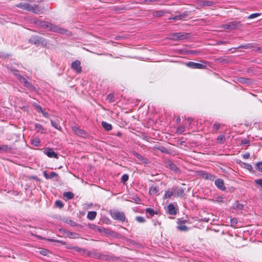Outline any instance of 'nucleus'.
I'll list each match as a JSON object with an SVG mask.
<instances>
[{
	"label": "nucleus",
	"mask_w": 262,
	"mask_h": 262,
	"mask_svg": "<svg viewBox=\"0 0 262 262\" xmlns=\"http://www.w3.org/2000/svg\"><path fill=\"white\" fill-rule=\"evenodd\" d=\"M243 26L244 25L241 21H233L223 25L221 27L224 29L239 30L242 28Z\"/></svg>",
	"instance_id": "1"
},
{
	"label": "nucleus",
	"mask_w": 262,
	"mask_h": 262,
	"mask_svg": "<svg viewBox=\"0 0 262 262\" xmlns=\"http://www.w3.org/2000/svg\"><path fill=\"white\" fill-rule=\"evenodd\" d=\"M189 34L187 33H173L169 34V38L173 40H181L188 37Z\"/></svg>",
	"instance_id": "2"
},
{
	"label": "nucleus",
	"mask_w": 262,
	"mask_h": 262,
	"mask_svg": "<svg viewBox=\"0 0 262 262\" xmlns=\"http://www.w3.org/2000/svg\"><path fill=\"white\" fill-rule=\"evenodd\" d=\"M92 228L96 231H98L101 233H103L105 235H113V233H114L113 231L109 229L105 228L104 227L98 226L96 225H93V227Z\"/></svg>",
	"instance_id": "3"
},
{
	"label": "nucleus",
	"mask_w": 262,
	"mask_h": 262,
	"mask_svg": "<svg viewBox=\"0 0 262 262\" xmlns=\"http://www.w3.org/2000/svg\"><path fill=\"white\" fill-rule=\"evenodd\" d=\"M111 216L116 220H119L123 222L125 220V215L122 212L114 211L111 213Z\"/></svg>",
	"instance_id": "4"
},
{
	"label": "nucleus",
	"mask_w": 262,
	"mask_h": 262,
	"mask_svg": "<svg viewBox=\"0 0 262 262\" xmlns=\"http://www.w3.org/2000/svg\"><path fill=\"white\" fill-rule=\"evenodd\" d=\"M14 74L20 82L24 83V86L30 89H32L33 88V85L23 76L16 73H15Z\"/></svg>",
	"instance_id": "5"
},
{
	"label": "nucleus",
	"mask_w": 262,
	"mask_h": 262,
	"mask_svg": "<svg viewBox=\"0 0 262 262\" xmlns=\"http://www.w3.org/2000/svg\"><path fill=\"white\" fill-rule=\"evenodd\" d=\"M49 29L54 32H58L62 34H68V31L64 29L58 27L50 23Z\"/></svg>",
	"instance_id": "6"
},
{
	"label": "nucleus",
	"mask_w": 262,
	"mask_h": 262,
	"mask_svg": "<svg viewBox=\"0 0 262 262\" xmlns=\"http://www.w3.org/2000/svg\"><path fill=\"white\" fill-rule=\"evenodd\" d=\"M188 67H189L194 69H205L206 67L205 64H203L200 63H195L192 61H189L186 63Z\"/></svg>",
	"instance_id": "7"
},
{
	"label": "nucleus",
	"mask_w": 262,
	"mask_h": 262,
	"mask_svg": "<svg viewBox=\"0 0 262 262\" xmlns=\"http://www.w3.org/2000/svg\"><path fill=\"white\" fill-rule=\"evenodd\" d=\"M215 3L213 1H202L199 0L196 2V4L199 7H204V6H212L214 5Z\"/></svg>",
	"instance_id": "8"
},
{
	"label": "nucleus",
	"mask_w": 262,
	"mask_h": 262,
	"mask_svg": "<svg viewBox=\"0 0 262 262\" xmlns=\"http://www.w3.org/2000/svg\"><path fill=\"white\" fill-rule=\"evenodd\" d=\"M177 205L171 203L167 206L168 213L170 215H176L177 213Z\"/></svg>",
	"instance_id": "9"
},
{
	"label": "nucleus",
	"mask_w": 262,
	"mask_h": 262,
	"mask_svg": "<svg viewBox=\"0 0 262 262\" xmlns=\"http://www.w3.org/2000/svg\"><path fill=\"white\" fill-rule=\"evenodd\" d=\"M72 68L78 73L81 72V68L80 67V61L77 60L72 63Z\"/></svg>",
	"instance_id": "10"
},
{
	"label": "nucleus",
	"mask_w": 262,
	"mask_h": 262,
	"mask_svg": "<svg viewBox=\"0 0 262 262\" xmlns=\"http://www.w3.org/2000/svg\"><path fill=\"white\" fill-rule=\"evenodd\" d=\"M214 184L215 186L221 190H225L226 189V187L224 185V182L222 179H216L214 182Z\"/></svg>",
	"instance_id": "11"
},
{
	"label": "nucleus",
	"mask_w": 262,
	"mask_h": 262,
	"mask_svg": "<svg viewBox=\"0 0 262 262\" xmlns=\"http://www.w3.org/2000/svg\"><path fill=\"white\" fill-rule=\"evenodd\" d=\"M173 190L174 195L177 196L183 197L184 195V189L182 188H173Z\"/></svg>",
	"instance_id": "12"
},
{
	"label": "nucleus",
	"mask_w": 262,
	"mask_h": 262,
	"mask_svg": "<svg viewBox=\"0 0 262 262\" xmlns=\"http://www.w3.org/2000/svg\"><path fill=\"white\" fill-rule=\"evenodd\" d=\"M46 154L50 158H58V154L56 153L52 148L46 149Z\"/></svg>",
	"instance_id": "13"
},
{
	"label": "nucleus",
	"mask_w": 262,
	"mask_h": 262,
	"mask_svg": "<svg viewBox=\"0 0 262 262\" xmlns=\"http://www.w3.org/2000/svg\"><path fill=\"white\" fill-rule=\"evenodd\" d=\"M72 130L78 136L83 137L86 135L85 132L82 129H80L77 126L72 127Z\"/></svg>",
	"instance_id": "14"
},
{
	"label": "nucleus",
	"mask_w": 262,
	"mask_h": 262,
	"mask_svg": "<svg viewBox=\"0 0 262 262\" xmlns=\"http://www.w3.org/2000/svg\"><path fill=\"white\" fill-rule=\"evenodd\" d=\"M188 12L186 11L184 13H181L179 15H176L172 17L173 20H182L187 17L188 15Z\"/></svg>",
	"instance_id": "15"
},
{
	"label": "nucleus",
	"mask_w": 262,
	"mask_h": 262,
	"mask_svg": "<svg viewBox=\"0 0 262 262\" xmlns=\"http://www.w3.org/2000/svg\"><path fill=\"white\" fill-rule=\"evenodd\" d=\"M35 23L44 28H49L50 24V23L39 20H36Z\"/></svg>",
	"instance_id": "16"
},
{
	"label": "nucleus",
	"mask_w": 262,
	"mask_h": 262,
	"mask_svg": "<svg viewBox=\"0 0 262 262\" xmlns=\"http://www.w3.org/2000/svg\"><path fill=\"white\" fill-rule=\"evenodd\" d=\"M43 176L47 179H52L55 177H57L58 174L55 172H51L49 174L46 171H44Z\"/></svg>",
	"instance_id": "17"
},
{
	"label": "nucleus",
	"mask_w": 262,
	"mask_h": 262,
	"mask_svg": "<svg viewBox=\"0 0 262 262\" xmlns=\"http://www.w3.org/2000/svg\"><path fill=\"white\" fill-rule=\"evenodd\" d=\"M41 11V8L38 5H32V12L35 14H40Z\"/></svg>",
	"instance_id": "18"
},
{
	"label": "nucleus",
	"mask_w": 262,
	"mask_h": 262,
	"mask_svg": "<svg viewBox=\"0 0 262 262\" xmlns=\"http://www.w3.org/2000/svg\"><path fill=\"white\" fill-rule=\"evenodd\" d=\"M102 127L107 131H109L112 129V126L111 124L107 123L105 121H102L101 123Z\"/></svg>",
	"instance_id": "19"
},
{
	"label": "nucleus",
	"mask_w": 262,
	"mask_h": 262,
	"mask_svg": "<svg viewBox=\"0 0 262 262\" xmlns=\"http://www.w3.org/2000/svg\"><path fill=\"white\" fill-rule=\"evenodd\" d=\"M238 81L243 84H250L251 83V80L249 78H246L243 77H241L238 79Z\"/></svg>",
	"instance_id": "20"
},
{
	"label": "nucleus",
	"mask_w": 262,
	"mask_h": 262,
	"mask_svg": "<svg viewBox=\"0 0 262 262\" xmlns=\"http://www.w3.org/2000/svg\"><path fill=\"white\" fill-rule=\"evenodd\" d=\"M167 167H168L171 170L176 172L178 170L177 166L172 162H169L167 164Z\"/></svg>",
	"instance_id": "21"
},
{
	"label": "nucleus",
	"mask_w": 262,
	"mask_h": 262,
	"mask_svg": "<svg viewBox=\"0 0 262 262\" xmlns=\"http://www.w3.org/2000/svg\"><path fill=\"white\" fill-rule=\"evenodd\" d=\"M97 212L95 211H90L87 214V217L90 220H93L96 216Z\"/></svg>",
	"instance_id": "22"
},
{
	"label": "nucleus",
	"mask_w": 262,
	"mask_h": 262,
	"mask_svg": "<svg viewBox=\"0 0 262 262\" xmlns=\"http://www.w3.org/2000/svg\"><path fill=\"white\" fill-rule=\"evenodd\" d=\"M134 155L142 163H147L146 159L143 158L141 155H140L138 153L135 152L134 153Z\"/></svg>",
	"instance_id": "23"
},
{
	"label": "nucleus",
	"mask_w": 262,
	"mask_h": 262,
	"mask_svg": "<svg viewBox=\"0 0 262 262\" xmlns=\"http://www.w3.org/2000/svg\"><path fill=\"white\" fill-rule=\"evenodd\" d=\"M203 177L206 180H213L215 177L209 173L205 172L203 174Z\"/></svg>",
	"instance_id": "24"
},
{
	"label": "nucleus",
	"mask_w": 262,
	"mask_h": 262,
	"mask_svg": "<svg viewBox=\"0 0 262 262\" xmlns=\"http://www.w3.org/2000/svg\"><path fill=\"white\" fill-rule=\"evenodd\" d=\"M167 11L165 10L157 11L154 13V16L155 17H160L164 15V14Z\"/></svg>",
	"instance_id": "25"
},
{
	"label": "nucleus",
	"mask_w": 262,
	"mask_h": 262,
	"mask_svg": "<svg viewBox=\"0 0 262 262\" xmlns=\"http://www.w3.org/2000/svg\"><path fill=\"white\" fill-rule=\"evenodd\" d=\"M173 195H174V193H173V188H172V189H171V190H168L166 191L164 197L165 199H168V198H170Z\"/></svg>",
	"instance_id": "26"
},
{
	"label": "nucleus",
	"mask_w": 262,
	"mask_h": 262,
	"mask_svg": "<svg viewBox=\"0 0 262 262\" xmlns=\"http://www.w3.org/2000/svg\"><path fill=\"white\" fill-rule=\"evenodd\" d=\"M158 191H159V189L157 187L151 186L149 188V192L150 194H155L158 192Z\"/></svg>",
	"instance_id": "27"
},
{
	"label": "nucleus",
	"mask_w": 262,
	"mask_h": 262,
	"mask_svg": "<svg viewBox=\"0 0 262 262\" xmlns=\"http://www.w3.org/2000/svg\"><path fill=\"white\" fill-rule=\"evenodd\" d=\"M63 196L68 199H72L73 198L74 195L72 192L68 191L64 192Z\"/></svg>",
	"instance_id": "28"
},
{
	"label": "nucleus",
	"mask_w": 262,
	"mask_h": 262,
	"mask_svg": "<svg viewBox=\"0 0 262 262\" xmlns=\"http://www.w3.org/2000/svg\"><path fill=\"white\" fill-rule=\"evenodd\" d=\"M217 140L219 143H223L226 140L225 136L223 135H221L217 138Z\"/></svg>",
	"instance_id": "29"
},
{
	"label": "nucleus",
	"mask_w": 262,
	"mask_h": 262,
	"mask_svg": "<svg viewBox=\"0 0 262 262\" xmlns=\"http://www.w3.org/2000/svg\"><path fill=\"white\" fill-rule=\"evenodd\" d=\"M261 15V13H253V14H252L251 15H250L248 17V19H253V18H255L259 16H260Z\"/></svg>",
	"instance_id": "30"
},
{
	"label": "nucleus",
	"mask_w": 262,
	"mask_h": 262,
	"mask_svg": "<svg viewBox=\"0 0 262 262\" xmlns=\"http://www.w3.org/2000/svg\"><path fill=\"white\" fill-rule=\"evenodd\" d=\"M252 47V45L251 43H247L245 45L241 46L237 48V49L243 48L245 49H250Z\"/></svg>",
	"instance_id": "31"
},
{
	"label": "nucleus",
	"mask_w": 262,
	"mask_h": 262,
	"mask_svg": "<svg viewBox=\"0 0 262 262\" xmlns=\"http://www.w3.org/2000/svg\"><path fill=\"white\" fill-rule=\"evenodd\" d=\"M51 124L55 128L58 129V130H61V127H60V126L58 124V123H57V122H55V121H52L51 120Z\"/></svg>",
	"instance_id": "32"
},
{
	"label": "nucleus",
	"mask_w": 262,
	"mask_h": 262,
	"mask_svg": "<svg viewBox=\"0 0 262 262\" xmlns=\"http://www.w3.org/2000/svg\"><path fill=\"white\" fill-rule=\"evenodd\" d=\"M27 3H20L18 4L15 5L16 7L19 8L23 10L25 9L26 5Z\"/></svg>",
	"instance_id": "33"
},
{
	"label": "nucleus",
	"mask_w": 262,
	"mask_h": 262,
	"mask_svg": "<svg viewBox=\"0 0 262 262\" xmlns=\"http://www.w3.org/2000/svg\"><path fill=\"white\" fill-rule=\"evenodd\" d=\"M35 128L37 129V132H42V130H43V127L40 124L37 123L35 125Z\"/></svg>",
	"instance_id": "34"
},
{
	"label": "nucleus",
	"mask_w": 262,
	"mask_h": 262,
	"mask_svg": "<svg viewBox=\"0 0 262 262\" xmlns=\"http://www.w3.org/2000/svg\"><path fill=\"white\" fill-rule=\"evenodd\" d=\"M11 148L7 145H0V150L7 151L10 150Z\"/></svg>",
	"instance_id": "35"
},
{
	"label": "nucleus",
	"mask_w": 262,
	"mask_h": 262,
	"mask_svg": "<svg viewBox=\"0 0 262 262\" xmlns=\"http://www.w3.org/2000/svg\"><path fill=\"white\" fill-rule=\"evenodd\" d=\"M145 212L146 213H148L150 215V216H153L155 214L154 210L151 208H147L145 210Z\"/></svg>",
	"instance_id": "36"
},
{
	"label": "nucleus",
	"mask_w": 262,
	"mask_h": 262,
	"mask_svg": "<svg viewBox=\"0 0 262 262\" xmlns=\"http://www.w3.org/2000/svg\"><path fill=\"white\" fill-rule=\"evenodd\" d=\"M107 99L110 102H113V101H115V99H114V94H113V93H111V94H108V95L107 97Z\"/></svg>",
	"instance_id": "37"
},
{
	"label": "nucleus",
	"mask_w": 262,
	"mask_h": 262,
	"mask_svg": "<svg viewBox=\"0 0 262 262\" xmlns=\"http://www.w3.org/2000/svg\"><path fill=\"white\" fill-rule=\"evenodd\" d=\"M39 143L40 141L38 138H34L32 140V144L36 146H38Z\"/></svg>",
	"instance_id": "38"
},
{
	"label": "nucleus",
	"mask_w": 262,
	"mask_h": 262,
	"mask_svg": "<svg viewBox=\"0 0 262 262\" xmlns=\"http://www.w3.org/2000/svg\"><path fill=\"white\" fill-rule=\"evenodd\" d=\"M177 228L180 230V231H187L188 230V227L185 226V225H180V226H178L177 227Z\"/></svg>",
	"instance_id": "39"
},
{
	"label": "nucleus",
	"mask_w": 262,
	"mask_h": 262,
	"mask_svg": "<svg viewBox=\"0 0 262 262\" xmlns=\"http://www.w3.org/2000/svg\"><path fill=\"white\" fill-rule=\"evenodd\" d=\"M185 131V127L184 126H180L177 129V133L178 134H182Z\"/></svg>",
	"instance_id": "40"
},
{
	"label": "nucleus",
	"mask_w": 262,
	"mask_h": 262,
	"mask_svg": "<svg viewBox=\"0 0 262 262\" xmlns=\"http://www.w3.org/2000/svg\"><path fill=\"white\" fill-rule=\"evenodd\" d=\"M256 169L262 172V162H258L256 164Z\"/></svg>",
	"instance_id": "41"
},
{
	"label": "nucleus",
	"mask_w": 262,
	"mask_h": 262,
	"mask_svg": "<svg viewBox=\"0 0 262 262\" xmlns=\"http://www.w3.org/2000/svg\"><path fill=\"white\" fill-rule=\"evenodd\" d=\"M128 180V176L126 174H123L121 177V182L125 183Z\"/></svg>",
	"instance_id": "42"
},
{
	"label": "nucleus",
	"mask_w": 262,
	"mask_h": 262,
	"mask_svg": "<svg viewBox=\"0 0 262 262\" xmlns=\"http://www.w3.org/2000/svg\"><path fill=\"white\" fill-rule=\"evenodd\" d=\"M136 221L139 223H144L145 220V219L143 216H138L136 218Z\"/></svg>",
	"instance_id": "43"
},
{
	"label": "nucleus",
	"mask_w": 262,
	"mask_h": 262,
	"mask_svg": "<svg viewBox=\"0 0 262 262\" xmlns=\"http://www.w3.org/2000/svg\"><path fill=\"white\" fill-rule=\"evenodd\" d=\"M32 5H30L29 3H26V7H25V10H27L28 11L32 12Z\"/></svg>",
	"instance_id": "44"
},
{
	"label": "nucleus",
	"mask_w": 262,
	"mask_h": 262,
	"mask_svg": "<svg viewBox=\"0 0 262 262\" xmlns=\"http://www.w3.org/2000/svg\"><path fill=\"white\" fill-rule=\"evenodd\" d=\"M56 205L59 208H61L63 206V203L61 201L58 200L55 202Z\"/></svg>",
	"instance_id": "45"
},
{
	"label": "nucleus",
	"mask_w": 262,
	"mask_h": 262,
	"mask_svg": "<svg viewBox=\"0 0 262 262\" xmlns=\"http://www.w3.org/2000/svg\"><path fill=\"white\" fill-rule=\"evenodd\" d=\"M49 251L46 249H41L40 250L39 253L43 255H47Z\"/></svg>",
	"instance_id": "46"
},
{
	"label": "nucleus",
	"mask_w": 262,
	"mask_h": 262,
	"mask_svg": "<svg viewBox=\"0 0 262 262\" xmlns=\"http://www.w3.org/2000/svg\"><path fill=\"white\" fill-rule=\"evenodd\" d=\"M220 123H215L214 124V125H213V128L215 131H216V130H217L220 128Z\"/></svg>",
	"instance_id": "47"
},
{
	"label": "nucleus",
	"mask_w": 262,
	"mask_h": 262,
	"mask_svg": "<svg viewBox=\"0 0 262 262\" xmlns=\"http://www.w3.org/2000/svg\"><path fill=\"white\" fill-rule=\"evenodd\" d=\"M249 144H250V140H249L248 139H243L241 141L242 145L247 144L248 145H249Z\"/></svg>",
	"instance_id": "48"
},
{
	"label": "nucleus",
	"mask_w": 262,
	"mask_h": 262,
	"mask_svg": "<svg viewBox=\"0 0 262 262\" xmlns=\"http://www.w3.org/2000/svg\"><path fill=\"white\" fill-rule=\"evenodd\" d=\"M255 183L262 187V179H257L255 180Z\"/></svg>",
	"instance_id": "49"
},
{
	"label": "nucleus",
	"mask_w": 262,
	"mask_h": 262,
	"mask_svg": "<svg viewBox=\"0 0 262 262\" xmlns=\"http://www.w3.org/2000/svg\"><path fill=\"white\" fill-rule=\"evenodd\" d=\"M160 0H144V2L145 3L147 4H150V3H154V2H159L160 1Z\"/></svg>",
	"instance_id": "50"
},
{
	"label": "nucleus",
	"mask_w": 262,
	"mask_h": 262,
	"mask_svg": "<svg viewBox=\"0 0 262 262\" xmlns=\"http://www.w3.org/2000/svg\"><path fill=\"white\" fill-rule=\"evenodd\" d=\"M246 167L247 169L249 170H251L253 169V167L251 165L249 164H245Z\"/></svg>",
	"instance_id": "51"
},
{
	"label": "nucleus",
	"mask_w": 262,
	"mask_h": 262,
	"mask_svg": "<svg viewBox=\"0 0 262 262\" xmlns=\"http://www.w3.org/2000/svg\"><path fill=\"white\" fill-rule=\"evenodd\" d=\"M41 38H35L34 43L35 44H37V43H40V41H41Z\"/></svg>",
	"instance_id": "52"
},
{
	"label": "nucleus",
	"mask_w": 262,
	"mask_h": 262,
	"mask_svg": "<svg viewBox=\"0 0 262 262\" xmlns=\"http://www.w3.org/2000/svg\"><path fill=\"white\" fill-rule=\"evenodd\" d=\"M243 158L244 159H248L250 157V154L249 153H246L243 156Z\"/></svg>",
	"instance_id": "53"
},
{
	"label": "nucleus",
	"mask_w": 262,
	"mask_h": 262,
	"mask_svg": "<svg viewBox=\"0 0 262 262\" xmlns=\"http://www.w3.org/2000/svg\"><path fill=\"white\" fill-rule=\"evenodd\" d=\"M69 224H70L72 226H75L77 225V224L75 222L71 220L69 221Z\"/></svg>",
	"instance_id": "54"
},
{
	"label": "nucleus",
	"mask_w": 262,
	"mask_h": 262,
	"mask_svg": "<svg viewBox=\"0 0 262 262\" xmlns=\"http://www.w3.org/2000/svg\"><path fill=\"white\" fill-rule=\"evenodd\" d=\"M41 113L42 114V115H43V116L46 118H48L49 117V114L47 113H45L43 111H42Z\"/></svg>",
	"instance_id": "55"
},
{
	"label": "nucleus",
	"mask_w": 262,
	"mask_h": 262,
	"mask_svg": "<svg viewBox=\"0 0 262 262\" xmlns=\"http://www.w3.org/2000/svg\"><path fill=\"white\" fill-rule=\"evenodd\" d=\"M231 222L233 224H236L237 223V221H236V219H232L231 220Z\"/></svg>",
	"instance_id": "56"
},
{
	"label": "nucleus",
	"mask_w": 262,
	"mask_h": 262,
	"mask_svg": "<svg viewBox=\"0 0 262 262\" xmlns=\"http://www.w3.org/2000/svg\"><path fill=\"white\" fill-rule=\"evenodd\" d=\"M243 207V206L241 204H239L237 206V208H238L239 209H242Z\"/></svg>",
	"instance_id": "57"
},
{
	"label": "nucleus",
	"mask_w": 262,
	"mask_h": 262,
	"mask_svg": "<svg viewBox=\"0 0 262 262\" xmlns=\"http://www.w3.org/2000/svg\"><path fill=\"white\" fill-rule=\"evenodd\" d=\"M37 108H38L39 111H40L41 113L42 112V111H43V110L40 106H37Z\"/></svg>",
	"instance_id": "58"
},
{
	"label": "nucleus",
	"mask_w": 262,
	"mask_h": 262,
	"mask_svg": "<svg viewBox=\"0 0 262 262\" xmlns=\"http://www.w3.org/2000/svg\"><path fill=\"white\" fill-rule=\"evenodd\" d=\"M192 121V118H188L187 119V121L189 122V124H190V123H191V121Z\"/></svg>",
	"instance_id": "59"
},
{
	"label": "nucleus",
	"mask_w": 262,
	"mask_h": 262,
	"mask_svg": "<svg viewBox=\"0 0 262 262\" xmlns=\"http://www.w3.org/2000/svg\"><path fill=\"white\" fill-rule=\"evenodd\" d=\"M70 235H73L76 234V233H70Z\"/></svg>",
	"instance_id": "60"
},
{
	"label": "nucleus",
	"mask_w": 262,
	"mask_h": 262,
	"mask_svg": "<svg viewBox=\"0 0 262 262\" xmlns=\"http://www.w3.org/2000/svg\"><path fill=\"white\" fill-rule=\"evenodd\" d=\"M172 17H170V18H169V19H170V20L172 19V20H173Z\"/></svg>",
	"instance_id": "61"
},
{
	"label": "nucleus",
	"mask_w": 262,
	"mask_h": 262,
	"mask_svg": "<svg viewBox=\"0 0 262 262\" xmlns=\"http://www.w3.org/2000/svg\"><path fill=\"white\" fill-rule=\"evenodd\" d=\"M177 120H178V121H180V118H179L177 119Z\"/></svg>",
	"instance_id": "62"
},
{
	"label": "nucleus",
	"mask_w": 262,
	"mask_h": 262,
	"mask_svg": "<svg viewBox=\"0 0 262 262\" xmlns=\"http://www.w3.org/2000/svg\"><path fill=\"white\" fill-rule=\"evenodd\" d=\"M35 0H31V2H34Z\"/></svg>",
	"instance_id": "63"
},
{
	"label": "nucleus",
	"mask_w": 262,
	"mask_h": 262,
	"mask_svg": "<svg viewBox=\"0 0 262 262\" xmlns=\"http://www.w3.org/2000/svg\"><path fill=\"white\" fill-rule=\"evenodd\" d=\"M260 140H262V137L260 138Z\"/></svg>",
	"instance_id": "64"
}]
</instances>
